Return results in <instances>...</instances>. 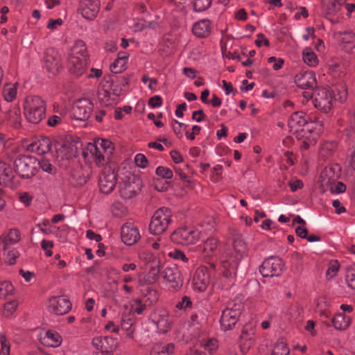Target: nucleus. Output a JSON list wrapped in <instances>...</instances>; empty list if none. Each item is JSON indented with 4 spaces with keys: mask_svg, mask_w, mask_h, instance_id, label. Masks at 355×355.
Here are the masks:
<instances>
[{
    "mask_svg": "<svg viewBox=\"0 0 355 355\" xmlns=\"http://www.w3.org/2000/svg\"><path fill=\"white\" fill-rule=\"evenodd\" d=\"M19 200L26 207L31 205L33 196L28 192H22L19 194Z\"/></svg>",
    "mask_w": 355,
    "mask_h": 355,
    "instance_id": "obj_62",
    "label": "nucleus"
},
{
    "mask_svg": "<svg viewBox=\"0 0 355 355\" xmlns=\"http://www.w3.org/2000/svg\"><path fill=\"white\" fill-rule=\"evenodd\" d=\"M254 339L252 338H245L239 340V345L241 351L243 354H245L248 350L252 347L254 345Z\"/></svg>",
    "mask_w": 355,
    "mask_h": 355,
    "instance_id": "obj_54",
    "label": "nucleus"
},
{
    "mask_svg": "<svg viewBox=\"0 0 355 355\" xmlns=\"http://www.w3.org/2000/svg\"><path fill=\"white\" fill-rule=\"evenodd\" d=\"M339 269L338 263L335 261L330 263L329 266L326 271V276L328 279L335 277Z\"/></svg>",
    "mask_w": 355,
    "mask_h": 355,
    "instance_id": "obj_56",
    "label": "nucleus"
},
{
    "mask_svg": "<svg viewBox=\"0 0 355 355\" xmlns=\"http://www.w3.org/2000/svg\"><path fill=\"white\" fill-rule=\"evenodd\" d=\"M13 173L10 165L0 161V184L6 185L12 180Z\"/></svg>",
    "mask_w": 355,
    "mask_h": 355,
    "instance_id": "obj_37",
    "label": "nucleus"
},
{
    "mask_svg": "<svg viewBox=\"0 0 355 355\" xmlns=\"http://www.w3.org/2000/svg\"><path fill=\"white\" fill-rule=\"evenodd\" d=\"M239 319V316L223 310L220 319L221 329L224 331L232 329L238 322Z\"/></svg>",
    "mask_w": 355,
    "mask_h": 355,
    "instance_id": "obj_29",
    "label": "nucleus"
},
{
    "mask_svg": "<svg viewBox=\"0 0 355 355\" xmlns=\"http://www.w3.org/2000/svg\"><path fill=\"white\" fill-rule=\"evenodd\" d=\"M98 99L101 103L105 106H109L112 104L110 99V93L106 90H103L98 94Z\"/></svg>",
    "mask_w": 355,
    "mask_h": 355,
    "instance_id": "obj_59",
    "label": "nucleus"
},
{
    "mask_svg": "<svg viewBox=\"0 0 355 355\" xmlns=\"http://www.w3.org/2000/svg\"><path fill=\"white\" fill-rule=\"evenodd\" d=\"M331 322L336 329L345 330L351 324V318L343 313H339L334 316Z\"/></svg>",
    "mask_w": 355,
    "mask_h": 355,
    "instance_id": "obj_35",
    "label": "nucleus"
},
{
    "mask_svg": "<svg viewBox=\"0 0 355 355\" xmlns=\"http://www.w3.org/2000/svg\"><path fill=\"white\" fill-rule=\"evenodd\" d=\"M147 306L149 305L144 302L143 300L135 299L133 300L131 304V309L134 313H136L137 315H141L146 309Z\"/></svg>",
    "mask_w": 355,
    "mask_h": 355,
    "instance_id": "obj_44",
    "label": "nucleus"
},
{
    "mask_svg": "<svg viewBox=\"0 0 355 355\" xmlns=\"http://www.w3.org/2000/svg\"><path fill=\"white\" fill-rule=\"evenodd\" d=\"M39 166L37 159L29 155H20L14 162L16 173L23 178H30L34 176Z\"/></svg>",
    "mask_w": 355,
    "mask_h": 355,
    "instance_id": "obj_6",
    "label": "nucleus"
},
{
    "mask_svg": "<svg viewBox=\"0 0 355 355\" xmlns=\"http://www.w3.org/2000/svg\"><path fill=\"white\" fill-rule=\"evenodd\" d=\"M192 305V302L191 300V298L188 296H184L182 297L181 300L179 301L176 305L175 307L180 310H185L187 308L191 307Z\"/></svg>",
    "mask_w": 355,
    "mask_h": 355,
    "instance_id": "obj_58",
    "label": "nucleus"
},
{
    "mask_svg": "<svg viewBox=\"0 0 355 355\" xmlns=\"http://www.w3.org/2000/svg\"><path fill=\"white\" fill-rule=\"evenodd\" d=\"M175 352V345L172 343H155L150 351V355H173Z\"/></svg>",
    "mask_w": 355,
    "mask_h": 355,
    "instance_id": "obj_31",
    "label": "nucleus"
},
{
    "mask_svg": "<svg viewBox=\"0 0 355 355\" xmlns=\"http://www.w3.org/2000/svg\"><path fill=\"white\" fill-rule=\"evenodd\" d=\"M244 304L239 297H235L227 302L226 308L224 309L227 312L234 313L235 315L240 317L243 310Z\"/></svg>",
    "mask_w": 355,
    "mask_h": 355,
    "instance_id": "obj_36",
    "label": "nucleus"
},
{
    "mask_svg": "<svg viewBox=\"0 0 355 355\" xmlns=\"http://www.w3.org/2000/svg\"><path fill=\"white\" fill-rule=\"evenodd\" d=\"M172 217V211L168 207H163L156 210L149 225L150 233L154 235L164 233L173 223Z\"/></svg>",
    "mask_w": 355,
    "mask_h": 355,
    "instance_id": "obj_5",
    "label": "nucleus"
},
{
    "mask_svg": "<svg viewBox=\"0 0 355 355\" xmlns=\"http://www.w3.org/2000/svg\"><path fill=\"white\" fill-rule=\"evenodd\" d=\"M302 137L303 138L300 143V146L302 150H307L311 146H315L316 144V139L313 135H309L308 136H305L303 135Z\"/></svg>",
    "mask_w": 355,
    "mask_h": 355,
    "instance_id": "obj_46",
    "label": "nucleus"
},
{
    "mask_svg": "<svg viewBox=\"0 0 355 355\" xmlns=\"http://www.w3.org/2000/svg\"><path fill=\"white\" fill-rule=\"evenodd\" d=\"M24 115L27 121L32 123H39L44 117L46 103L39 96H28L24 102Z\"/></svg>",
    "mask_w": 355,
    "mask_h": 355,
    "instance_id": "obj_4",
    "label": "nucleus"
},
{
    "mask_svg": "<svg viewBox=\"0 0 355 355\" xmlns=\"http://www.w3.org/2000/svg\"><path fill=\"white\" fill-rule=\"evenodd\" d=\"M345 1L346 0H324L322 10L325 17L332 23L338 22Z\"/></svg>",
    "mask_w": 355,
    "mask_h": 355,
    "instance_id": "obj_14",
    "label": "nucleus"
},
{
    "mask_svg": "<svg viewBox=\"0 0 355 355\" xmlns=\"http://www.w3.org/2000/svg\"><path fill=\"white\" fill-rule=\"evenodd\" d=\"M290 349L287 343L283 340L279 339L275 343L271 355H289Z\"/></svg>",
    "mask_w": 355,
    "mask_h": 355,
    "instance_id": "obj_41",
    "label": "nucleus"
},
{
    "mask_svg": "<svg viewBox=\"0 0 355 355\" xmlns=\"http://www.w3.org/2000/svg\"><path fill=\"white\" fill-rule=\"evenodd\" d=\"M135 162L137 166L144 168L148 165V159L144 154L139 153L135 157Z\"/></svg>",
    "mask_w": 355,
    "mask_h": 355,
    "instance_id": "obj_61",
    "label": "nucleus"
},
{
    "mask_svg": "<svg viewBox=\"0 0 355 355\" xmlns=\"http://www.w3.org/2000/svg\"><path fill=\"white\" fill-rule=\"evenodd\" d=\"M148 105L153 108L159 107L162 105V98L159 96H154L149 98Z\"/></svg>",
    "mask_w": 355,
    "mask_h": 355,
    "instance_id": "obj_64",
    "label": "nucleus"
},
{
    "mask_svg": "<svg viewBox=\"0 0 355 355\" xmlns=\"http://www.w3.org/2000/svg\"><path fill=\"white\" fill-rule=\"evenodd\" d=\"M39 166L44 171L49 173H53L55 171V168L51 164L50 161L46 159H42L38 161Z\"/></svg>",
    "mask_w": 355,
    "mask_h": 355,
    "instance_id": "obj_53",
    "label": "nucleus"
},
{
    "mask_svg": "<svg viewBox=\"0 0 355 355\" xmlns=\"http://www.w3.org/2000/svg\"><path fill=\"white\" fill-rule=\"evenodd\" d=\"M232 248L227 250H232L233 257L241 260L248 252V245L244 241L243 235L237 230L232 232Z\"/></svg>",
    "mask_w": 355,
    "mask_h": 355,
    "instance_id": "obj_16",
    "label": "nucleus"
},
{
    "mask_svg": "<svg viewBox=\"0 0 355 355\" xmlns=\"http://www.w3.org/2000/svg\"><path fill=\"white\" fill-rule=\"evenodd\" d=\"M345 281L349 288L355 290V268L347 269Z\"/></svg>",
    "mask_w": 355,
    "mask_h": 355,
    "instance_id": "obj_49",
    "label": "nucleus"
},
{
    "mask_svg": "<svg viewBox=\"0 0 355 355\" xmlns=\"http://www.w3.org/2000/svg\"><path fill=\"white\" fill-rule=\"evenodd\" d=\"M218 246V240L214 237L208 238L202 244L199 245L202 254L204 257H210L215 254Z\"/></svg>",
    "mask_w": 355,
    "mask_h": 355,
    "instance_id": "obj_33",
    "label": "nucleus"
},
{
    "mask_svg": "<svg viewBox=\"0 0 355 355\" xmlns=\"http://www.w3.org/2000/svg\"><path fill=\"white\" fill-rule=\"evenodd\" d=\"M153 321L160 333L165 334L171 328L172 317L165 309L157 310L153 315Z\"/></svg>",
    "mask_w": 355,
    "mask_h": 355,
    "instance_id": "obj_25",
    "label": "nucleus"
},
{
    "mask_svg": "<svg viewBox=\"0 0 355 355\" xmlns=\"http://www.w3.org/2000/svg\"><path fill=\"white\" fill-rule=\"evenodd\" d=\"M8 107V103H0V123H6L15 129L21 128L22 116L20 107L18 105Z\"/></svg>",
    "mask_w": 355,
    "mask_h": 355,
    "instance_id": "obj_7",
    "label": "nucleus"
},
{
    "mask_svg": "<svg viewBox=\"0 0 355 355\" xmlns=\"http://www.w3.org/2000/svg\"><path fill=\"white\" fill-rule=\"evenodd\" d=\"M89 54L86 44L81 40H76L68 55L69 71L76 76H80L87 71L89 64Z\"/></svg>",
    "mask_w": 355,
    "mask_h": 355,
    "instance_id": "obj_1",
    "label": "nucleus"
},
{
    "mask_svg": "<svg viewBox=\"0 0 355 355\" xmlns=\"http://www.w3.org/2000/svg\"><path fill=\"white\" fill-rule=\"evenodd\" d=\"M94 109L92 101L87 98L78 100L73 106V115L75 119L85 121L89 119Z\"/></svg>",
    "mask_w": 355,
    "mask_h": 355,
    "instance_id": "obj_15",
    "label": "nucleus"
},
{
    "mask_svg": "<svg viewBox=\"0 0 355 355\" xmlns=\"http://www.w3.org/2000/svg\"><path fill=\"white\" fill-rule=\"evenodd\" d=\"M20 239L21 234L17 229H10L6 238V242H9L10 244H15L18 243Z\"/></svg>",
    "mask_w": 355,
    "mask_h": 355,
    "instance_id": "obj_47",
    "label": "nucleus"
},
{
    "mask_svg": "<svg viewBox=\"0 0 355 355\" xmlns=\"http://www.w3.org/2000/svg\"><path fill=\"white\" fill-rule=\"evenodd\" d=\"M99 10V0H80L79 10L86 19H94L97 16Z\"/></svg>",
    "mask_w": 355,
    "mask_h": 355,
    "instance_id": "obj_22",
    "label": "nucleus"
},
{
    "mask_svg": "<svg viewBox=\"0 0 355 355\" xmlns=\"http://www.w3.org/2000/svg\"><path fill=\"white\" fill-rule=\"evenodd\" d=\"M128 55L125 52L118 53L117 58L110 65V70L112 73H120L125 69Z\"/></svg>",
    "mask_w": 355,
    "mask_h": 355,
    "instance_id": "obj_34",
    "label": "nucleus"
},
{
    "mask_svg": "<svg viewBox=\"0 0 355 355\" xmlns=\"http://www.w3.org/2000/svg\"><path fill=\"white\" fill-rule=\"evenodd\" d=\"M334 36L346 52L349 53L355 48V33L352 30L337 31Z\"/></svg>",
    "mask_w": 355,
    "mask_h": 355,
    "instance_id": "obj_19",
    "label": "nucleus"
},
{
    "mask_svg": "<svg viewBox=\"0 0 355 355\" xmlns=\"http://www.w3.org/2000/svg\"><path fill=\"white\" fill-rule=\"evenodd\" d=\"M39 341L44 346L55 348L61 345L62 337L56 331L49 329L40 334Z\"/></svg>",
    "mask_w": 355,
    "mask_h": 355,
    "instance_id": "obj_26",
    "label": "nucleus"
},
{
    "mask_svg": "<svg viewBox=\"0 0 355 355\" xmlns=\"http://www.w3.org/2000/svg\"><path fill=\"white\" fill-rule=\"evenodd\" d=\"M0 343L1 345L0 355H9L10 351V345L5 335H0Z\"/></svg>",
    "mask_w": 355,
    "mask_h": 355,
    "instance_id": "obj_52",
    "label": "nucleus"
},
{
    "mask_svg": "<svg viewBox=\"0 0 355 355\" xmlns=\"http://www.w3.org/2000/svg\"><path fill=\"white\" fill-rule=\"evenodd\" d=\"M54 243L52 241L44 239L41 242V248L44 251L46 257H51L53 255L52 248Z\"/></svg>",
    "mask_w": 355,
    "mask_h": 355,
    "instance_id": "obj_55",
    "label": "nucleus"
},
{
    "mask_svg": "<svg viewBox=\"0 0 355 355\" xmlns=\"http://www.w3.org/2000/svg\"><path fill=\"white\" fill-rule=\"evenodd\" d=\"M141 179L139 176L130 173L123 178L119 184L120 196L124 199L135 197L141 191Z\"/></svg>",
    "mask_w": 355,
    "mask_h": 355,
    "instance_id": "obj_8",
    "label": "nucleus"
},
{
    "mask_svg": "<svg viewBox=\"0 0 355 355\" xmlns=\"http://www.w3.org/2000/svg\"><path fill=\"white\" fill-rule=\"evenodd\" d=\"M17 87L15 84L7 83L4 85L3 89V94L5 98L3 103H9L12 101L17 95Z\"/></svg>",
    "mask_w": 355,
    "mask_h": 355,
    "instance_id": "obj_40",
    "label": "nucleus"
},
{
    "mask_svg": "<svg viewBox=\"0 0 355 355\" xmlns=\"http://www.w3.org/2000/svg\"><path fill=\"white\" fill-rule=\"evenodd\" d=\"M295 83L298 87L304 89H312L316 86L315 75L312 71H301L294 78Z\"/></svg>",
    "mask_w": 355,
    "mask_h": 355,
    "instance_id": "obj_24",
    "label": "nucleus"
},
{
    "mask_svg": "<svg viewBox=\"0 0 355 355\" xmlns=\"http://www.w3.org/2000/svg\"><path fill=\"white\" fill-rule=\"evenodd\" d=\"M168 256L175 260H180L184 263L189 262V258L186 256L185 253L181 250L174 249L168 252Z\"/></svg>",
    "mask_w": 355,
    "mask_h": 355,
    "instance_id": "obj_48",
    "label": "nucleus"
},
{
    "mask_svg": "<svg viewBox=\"0 0 355 355\" xmlns=\"http://www.w3.org/2000/svg\"><path fill=\"white\" fill-rule=\"evenodd\" d=\"M30 148L39 155L45 154L49 152L51 148L50 139L46 137H41L32 143L30 145Z\"/></svg>",
    "mask_w": 355,
    "mask_h": 355,
    "instance_id": "obj_32",
    "label": "nucleus"
},
{
    "mask_svg": "<svg viewBox=\"0 0 355 355\" xmlns=\"http://www.w3.org/2000/svg\"><path fill=\"white\" fill-rule=\"evenodd\" d=\"M211 22L209 19H202L193 26V33L198 37H206L211 33Z\"/></svg>",
    "mask_w": 355,
    "mask_h": 355,
    "instance_id": "obj_30",
    "label": "nucleus"
},
{
    "mask_svg": "<svg viewBox=\"0 0 355 355\" xmlns=\"http://www.w3.org/2000/svg\"><path fill=\"white\" fill-rule=\"evenodd\" d=\"M200 232L191 227H181L175 230L171 239L175 243L189 245L196 243L200 239Z\"/></svg>",
    "mask_w": 355,
    "mask_h": 355,
    "instance_id": "obj_9",
    "label": "nucleus"
},
{
    "mask_svg": "<svg viewBox=\"0 0 355 355\" xmlns=\"http://www.w3.org/2000/svg\"><path fill=\"white\" fill-rule=\"evenodd\" d=\"M18 303L15 300L10 301L4 304L3 314L6 317L10 316L17 309Z\"/></svg>",
    "mask_w": 355,
    "mask_h": 355,
    "instance_id": "obj_51",
    "label": "nucleus"
},
{
    "mask_svg": "<svg viewBox=\"0 0 355 355\" xmlns=\"http://www.w3.org/2000/svg\"><path fill=\"white\" fill-rule=\"evenodd\" d=\"M303 60L310 67H315L318 62L316 54L310 49H306L303 51Z\"/></svg>",
    "mask_w": 355,
    "mask_h": 355,
    "instance_id": "obj_42",
    "label": "nucleus"
},
{
    "mask_svg": "<svg viewBox=\"0 0 355 355\" xmlns=\"http://www.w3.org/2000/svg\"><path fill=\"white\" fill-rule=\"evenodd\" d=\"M172 127L174 133L176 135L178 138L181 139L183 136L182 128L185 125L184 123L179 122L178 121L174 119L172 121Z\"/></svg>",
    "mask_w": 355,
    "mask_h": 355,
    "instance_id": "obj_60",
    "label": "nucleus"
},
{
    "mask_svg": "<svg viewBox=\"0 0 355 355\" xmlns=\"http://www.w3.org/2000/svg\"><path fill=\"white\" fill-rule=\"evenodd\" d=\"M335 99L333 92L327 88H318L313 93L314 106L324 112L331 110Z\"/></svg>",
    "mask_w": 355,
    "mask_h": 355,
    "instance_id": "obj_11",
    "label": "nucleus"
},
{
    "mask_svg": "<svg viewBox=\"0 0 355 355\" xmlns=\"http://www.w3.org/2000/svg\"><path fill=\"white\" fill-rule=\"evenodd\" d=\"M209 283V274L206 266H199L193 275L192 279L193 287L198 291H205Z\"/></svg>",
    "mask_w": 355,
    "mask_h": 355,
    "instance_id": "obj_20",
    "label": "nucleus"
},
{
    "mask_svg": "<svg viewBox=\"0 0 355 355\" xmlns=\"http://www.w3.org/2000/svg\"><path fill=\"white\" fill-rule=\"evenodd\" d=\"M155 173L164 179H171L173 176V171L170 168L162 166L156 168Z\"/></svg>",
    "mask_w": 355,
    "mask_h": 355,
    "instance_id": "obj_50",
    "label": "nucleus"
},
{
    "mask_svg": "<svg viewBox=\"0 0 355 355\" xmlns=\"http://www.w3.org/2000/svg\"><path fill=\"white\" fill-rule=\"evenodd\" d=\"M116 184V174L111 164L106 165L98 178V187L100 191L105 194H110Z\"/></svg>",
    "mask_w": 355,
    "mask_h": 355,
    "instance_id": "obj_10",
    "label": "nucleus"
},
{
    "mask_svg": "<svg viewBox=\"0 0 355 355\" xmlns=\"http://www.w3.org/2000/svg\"><path fill=\"white\" fill-rule=\"evenodd\" d=\"M337 147V144L335 141H324L320 145V155L324 159L329 158L331 157Z\"/></svg>",
    "mask_w": 355,
    "mask_h": 355,
    "instance_id": "obj_39",
    "label": "nucleus"
},
{
    "mask_svg": "<svg viewBox=\"0 0 355 355\" xmlns=\"http://www.w3.org/2000/svg\"><path fill=\"white\" fill-rule=\"evenodd\" d=\"M309 117L302 112H296L290 116L288 125L291 130L299 131L308 122Z\"/></svg>",
    "mask_w": 355,
    "mask_h": 355,
    "instance_id": "obj_28",
    "label": "nucleus"
},
{
    "mask_svg": "<svg viewBox=\"0 0 355 355\" xmlns=\"http://www.w3.org/2000/svg\"><path fill=\"white\" fill-rule=\"evenodd\" d=\"M284 269L283 261L277 257H270L263 261L259 271L265 277L279 276Z\"/></svg>",
    "mask_w": 355,
    "mask_h": 355,
    "instance_id": "obj_13",
    "label": "nucleus"
},
{
    "mask_svg": "<svg viewBox=\"0 0 355 355\" xmlns=\"http://www.w3.org/2000/svg\"><path fill=\"white\" fill-rule=\"evenodd\" d=\"M114 150V145L111 141L98 139L94 143L87 144L83 156L92 159L96 166H101L110 162Z\"/></svg>",
    "mask_w": 355,
    "mask_h": 355,
    "instance_id": "obj_2",
    "label": "nucleus"
},
{
    "mask_svg": "<svg viewBox=\"0 0 355 355\" xmlns=\"http://www.w3.org/2000/svg\"><path fill=\"white\" fill-rule=\"evenodd\" d=\"M143 300L149 306L153 305L158 300V293L156 290L147 286L141 290Z\"/></svg>",
    "mask_w": 355,
    "mask_h": 355,
    "instance_id": "obj_38",
    "label": "nucleus"
},
{
    "mask_svg": "<svg viewBox=\"0 0 355 355\" xmlns=\"http://www.w3.org/2000/svg\"><path fill=\"white\" fill-rule=\"evenodd\" d=\"M46 309L52 314L62 315L71 310V303L65 296H52L48 300Z\"/></svg>",
    "mask_w": 355,
    "mask_h": 355,
    "instance_id": "obj_12",
    "label": "nucleus"
},
{
    "mask_svg": "<svg viewBox=\"0 0 355 355\" xmlns=\"http://www.w3.org/2000/svg\"><path fill=\"white\" fill-rule=\"evenodd\" d=\"M92 345L98 351L113 353L118 347V341L112 336H100L93 338Z\"/></svg>",
    "mask_w": 355,
    "mask_h": 355,
    "instance_id": "obj_23",
    "label": "nucleus"
},
{
    "mask_svg": "<svg viewBox=\"0 0 355 355\" xmlns=\"http://www.w3.org/2000/svg\"><path fill=\"white\" fill-rule=\"evenodd\" d=\"M19 253L16 250H12L8 252L5 258V262L9 265H13L16 263V259L19 257Z\"/></svg>",
    "mask_w": 355,
    "mask_h": 355,
    "instance_id": "obj_57",
    "label": "nucleus"
},
{
    "mask_svg": "<svg viewBox=\"0 0 355 355\" xmlns=\"http://www.w3.org/2000/svg\"><path fill=\"white\" fill-rule=\"evenodd\" d=\"M14 293V286L8 281L0 280V298H5Z\"/></svg>",
    "mask_w": 355,
    "mask_h": 355,
    "instance_id": "obj_43",
    "label": "nucleus"
},
{
    "mask_svg": "<svg viewBox=\"0 0 355 355\" xmlns=\"http://www.w3.org/2000/svg\"><path fill=\"white\" fill-rule=\"evenodd\" d=\"M338 175L331 167H326L320 173L318 184L320 191L324 193L336 184Z\"/></svg>",
    "mask_w": 355,
    "mask_h": 355,
    "instance_id": "obj_21",
    "label": "nucleus"
},
{
    "mask_svg": "<svg viewBox=\"0 0 355 355\" xmlns=\"http://www.w3.org/2000/svg\"><path fill=\"white\" fill-rule=\"evenodd\" d=\"M346 191V185L341 182L336 181V184L331 187L330 191L332 193H340Z\"/></svg>",
    "mask_w": 355,
    "mask_h": 355,
    "instance_id": "obj_63",
    "label": "nucleus"
},
{
    "mask_svg": "<svg viewBox=\"0 0 355 355\" xmlns=\"http://www.w3.org/2000/svg\"><path fill=\"white\" fill-rule=\"evenodd\" d=\"M43 60L44 67L53 73L58 71L61 67V56L55 49H47Z\"/></svg>",
    "mask_w": 355,
    "mask_h": 355,
    "instance_id": "obj_18",
    "label": "nucleus"
},
{
    "mask_svg": "<svg viewBox=\"0 0 355 355\" xmlns=\"http://www.w3.org/2000/svg\"><path fill=\"white\" fill-rule=\"evenodd\" d=\"M212 0H194L193 9L200 12L207 10L211 5Z\"/></svg>",
    "mask_w": 355,
    "mask_h": 355,
    "instance_id": "obj_45",
    "label": "nucleus"
},
{
    "mask_svg": "<svg viewBox=\"0 0 355 355\" xmlns=\"http://www.w3.org/2000/svg\"><path fill=\"white\" fill-rule=\"evenodd\" d=\"M240 261L233 257V252L230 250H226L222 254L220 275L223 289L227 290L235 284Z\"/></svg>",
    "mask_w": 355,
    "mask_h": 355,
    "instance_id": "obj_3",
    "label": "nucleus"
},
{
    "mask_svg": "<svg viewBox=\"0 0 355 355\" xmlns=\"http://www.w3.org/2000/svg\"><path fill=\"white\" fill-rule=\"evenodd\" d=\"M162 275L164 279L169 284L170 287L175 288L181 285L180 273L176 266L165 268Z\"/></svg>",
    "mask_w": 355,
    "mask_h": 355,
    "instance_id": "obj_27",
    "label": "nucleus"
},
{
    "mask_svg": "<svg viewBox=\"0 0 355 355\" xmlns=\"http://www.w3.org/2000/svg\"><path fill=\"white\" fill-rule=\"evenodd\" d=\"M121 236L123 243L128 245L136 243L141 238L138 227L130 222L125 223L122 225Z\"/></svg>",
    "mask_w": 355,
    "mask_h": 355,
    "instance_id": "obj_17",
    "label": "nucleus"
}]
</instances>
